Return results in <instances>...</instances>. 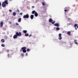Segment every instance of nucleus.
<instances>
[{
	"instance_id": "obj_10",
	"label": "nucleus",
	"mask_w": 78,
	"mask_h": 78,
	"mask_svg": "<svg viewBox=\"0 0 78 78\" xmlns=\"http://www.w3.org/2000/svg\"><path fill=\"white\" fill-rule=\"evenodd\" d=\"M36 12V11L35 10H34L32 12V14H35Z\"/></svg>"
},
{
	"instance_id": "obj_7",
	"label": "nucleus",
	"mask_w": 78,
	"mask_h": 78,
	"mask_svg": "<svg viewBox=\"0 0 78 78\" xmlns=\"http://www.w3.org/2000/svg\"><path fill=\"white\" fill-rule=\"evenodd\" d=\"M54 26H56L57 27H59V24L57 23H56L54 24Z\"/></svg>"
},
{
	"instance_id": "obj_25",
	"label": "nucleus",
	"mask_w": 78,
	"mask_h": 78,
	"mask_svg": "<svg viewBox=\"0 0 78 78\" xmlns=\"http://www.w3.org/2000/svg\"><path fill=\"white\" fill-rule=\"evenodd\" d=\"M69 11V9H68V10H67L66 9H65V10H64V11H65V12H67V11Z\"/></svg>"
},
{
	"instance_id": "obj_37",
	"label": "nucleus",
	"mask_w": 78,
	"mask_h": 78,
	"mask_svg": "<svg viewBox=\"0 0 78 78\" xmlns=\"http://www.w3.org/2000/svg\"><path fill=\"white\" fill-rule=\"evenodd\" d=\"M2 5V4L1 3V2H0V6H1Z\"/></svg>"
},
{
	"instance_id": "obj_14",
	"label": "nucleus",
	"mask_w": 78,
	"mask_h": 78,
	"mask_svg": "<svg viewBox=\"0 0 78 78\" xmlns=\"http://www.w3.org/2000/svg\"><path fill=\"white\" fill-rule=\"evenodd\" d=\"M76 27H77V24H75L74 25V27H75L76 30H77V29L76 28Z\"/></svg>"
},
{
	"instance_id": "obj_20",
	"label": "nucleus",
	"mask_w": 78,
	"mask_h": 78,
	"mask_svg": "<svg viewBox=\"0 0 78 78\" xmlns=\"http://www.w3.org/2000/svg\"><path fill=\"white\" fill-rule=\"evenodd\" d=\"M1 46L3 47H5V44H3L1 45Z\"/></svg>"
},
{
	"instance_id": "obj_29",
	"label": "nucleus",
	"mask_w": 78,
	"mask_h": 78,
	"mask_svg": "<svg viewBox=\"0 0 78 78\" xmlns=\"http://www.w3.org/2000/svg\"><path fill=\"white\" fill-rule=\"evenodd\" d=\"M17 11L18 12H20L19 11V10L18 9H17Z\"/></svg>"
},
{
	"instance_id": "obj_9",
	"label": "nucleus",
	"mask_w": 78,
	"mask_h": 78,
	"mask_svg": "<svg viewBox=\"0 0 78 78\" xmlns=\"http://www.w3.org/2000/svg\"><path fill=\"white\" fill-rule=\"evenodd\" d=\"M78 41L76 40H75L74 41V42L75 43V44H76V45H78V43L77 42Z\"/></svg>"
},
{
	"instance_id": "obj_32",
	"label": "nucleus",
	"mask_w": 78,
	"mask_h": 78,
	"mask_svg": "<svg viewBox=\"0 0 78 78\" xmlns=\"http://www.w3.org/2000/svg\"><path fill=\"white\" fill-rule=\"evenodd\" d=\"M28 55V53H26V56H27Z\"/></svg>"
},
{
	"instance_id": "obj_28",
	"label": "nucleus",
	"mask_w": 78,
	"mask_h": 78,
	"mask_svg": "<svg viewBox=\"0 0 78 78\" xmlns=\"http://www.w3.org/2000/svg\"><path fill=\"white\" fill-rule=\"evenodd\" d=\"M42 4L43 6H44V5H45V3L44 2H42Z\"/></svg>"
},
{
	"instance_id": "obj_11",
	"label": "nucleus",
	"mask_w": 78,
	"mask_h": 78,
	"mask_svg": "<svg viewBox=\"0 0 78 78\" xmlns=\"http://www.w3.org/2000/svg\"><path fill=\"white\" fill-rule=\"evenodd\" d=\"M38 16V13H37V12H35V17H37Z\"/></svg>"
},
{
	"instance_id": "obj_24",
	"label": "nucleus",
	"mask_w": 78,
	"mask_h": 78,
	"mask_svg": "<svg viewBox=\"0 0 78 78\" xmlns=\"http://www.w3.org/2000/svg\"><path fill=\"white\" fill-rule=\"evenodd\" d=\"M52 24H54L55 23V21H54L53 22H51Z\"/></svg>"
},
{
	"instance_id": "obj_13",
	"label": "nucleus",
	"mask_w": 78,
	"mask_h": 78,
	"mask_svg": "<svg viewBox=\"0 0 78 78\" xmlns=\"http://www.w3.org/2000/svg\"><path fill=\"white\" fill-rule=\"evenodd\" d=\"M4 3L6 4V5H8V1L7 0H5L4 1Z\"/></svg>"
},
{
	"instance_id": "obj_19",
	"label": "nucleus",
	"mask_w": 78,
	"mask_h": 78,
	"mask_svg": "<svg viewBox=\"0 0 78 78\" xmlns=\"http://www.w3.org/2000/svg\"><path fill=\"white\" fill-rule=\"evenodd\" d=\"M18 22H21V18H20L18 20Z\"/></svg>"
},
{
	"instance_id": "obj_21",
	"label": "nucleus",
	"mask_w": 78,
	"mask_h": 78,
	"mask_svg": "<svg viewBox=\"0 0 78 78\" xmlns=\"http://www.w3.org/2000/svg\"><path fill=\"white\" fill-rule=\"evenodd\" d=\"M1 42H5V40L3 39H2L1 40Z\"/></svg>"
},
{
	"instance_id": "obj_33",
	"label": "nucleus",
	"mask_w": 78,
	"mask_h": 78,
	"mask_svg": "<svg viewBox=\"0 0 78 78\" xmlns=\"http://www.w3.org/2000/svg\"><path fill=\"white\" fill-rule=\"evenodd\" d=\"M9 11L10 12H11L12 11V10H9Z\"/></svg>"
},
{
	"instance_id": "obj_38",
	"label": "nucleus",
	"mask_w": 78,
	"mask_h": 78,
	"mask_svg": "<svg viewBox=\"0 0 78 78\" xmlns=\"http://www.w3.org/2000/svg\"><path fill=\"white\" fill-rule=\"evenodd\" d=\"M32 8H34V6H32Z\"/></svg>"
},
{
	"instance_id": "obj_35",
	"label": "nucleus",
	"mask_w": 78,
	"mask_h": 78,
	"mask_svg": "<svg viewBox=\"0 0 78 78\" xmlns=\"http://www.w3.org/2000/svg\"><path fill=\"white\" fill-rule=\"evenodd\" d=\"M68 20H70V18H68Z\"/></svg>"
},
{
	"instance_id": "obj_31",
	"label": "nucleus",
	"mask_w": 78,
	"mask_h": 78,
	"mask_svg": "<svg viewBox=\"0 0 78 78\" xmlns=\"http://www.w3.org/2000/svg\"><path fill=\"white\" fill-rule=\"evenodd\" d=\"M20 15H22V14H23V13H20Z\"/></svg>"
},
{
	"instance_id": "obj_27",
	"label": "nucleus",
	"mask_w": 78,
	"mask_h": 78,
	"mask_svg": "<svg viewBox=\"0 0 78 78\" xmlns=\"http://www.w3.org/2000/svg\"><path fill=\"white\" fill-rule=\"evenodd\" d=\"M30 49L28 48L27 49V51H30Z\"/></svg>"
},
{
	"instance_id": "obj_26",
	"label": "nucleus",
	"mask_w": 78,
	"mask_h": 78,
	"mask_svg": "<svg viewBox=\"0 0 78 78\" xmlns=\"http://www.w3.org/2000/svg\"><path fill=\"white\" fill-rule=\"evenodd\" d=\"M21 56H24V54H23V53H22L21 54Z\"/></svg>"
},
{
	"instance_id": "obj_17",
	"label": "nucleus",
	"mask_w": 78,
	"mask_h": 78,
	"mask_svg": "<svg viewBox=\"0 0 78 78\" xmlns=\"http://www.w3.org/2000/svg\"><path fill=\"white\" fill-rule=\"evenodd\" d=\"M67 33L68 35L70 36V34L71 33V32H70V31L68 32Z\"/></svg>"
},
{
	"instance_id": "obj_2",
	"label": "nucleus",
	"mask_w": 78,
	"mask_h": 78,
	"mask_svg": "<svg viewBox=\"0 0 78 78\" xmlns=\"http://www.w3.org/2000/svg\"><path fill=\"white\" fill-rule=\"evenodd\" d=\"M26 49H27L26 47H23L21 48V49L22 50V51L23 53H26L27 52Z\"/></svg>"
},
{
	"instance_id": "obj_34",
	"label": "nucleus",
	"mask_w": 78,
	"mask_h": 78,
	"mask_svg": "<svg viewBox=\"0 0 78 78\" xmlns=\"http://www.w3.org/2000/svg\"><path fill=\"white\" fill-rule=\"evenodd\" d=\"M16 25H19V24H18V23H16Z\"/></svg>"
},
{
	"instance_id": "obj_3",
	"label": "nucleus",
	"mask_w": 78,
	"mask_h": 78,
	"mask_svg": "<svg viewBox=\"0 0 78 78\" xmlns=\"http://www.w3.org/2000/svg\"><path fill=\"white\" fill-rule=\"evenodd\" d=\"M29 17V15H28V14H27L26 15H24L23 16V18L24 19H25L26 18H27V19H28Z\"/></svg>"
},
{
	"instance_id": "obj_30",
	"label": "nucleus",
	"mask_w": 78,
	"mask_h": 78,
	"mask_svg": "<svg viewBox=\"0 0 78 78\" xmlns=\"http://www.w3.org/2000/svg\"><path fill=\"white\" fill-rule=\"evenodd\" d=\"M31 36V34H30L29 36V37H30Z\"/></svg>"
},
{
	"instance_id": "obj_22",
	"label": "nucleus",
	"mask_w": 78,
	"mask_h": 78,
	"mask_svg": "<svg viewBox=\"0 0 78 78\" xmlns=\"http://www.w3.org/2000/svg\"><path fill=\"white\" fill-rule=\"evenodd\" d=\"M56 30H60V28L59 27H57L56 28Z\"/></svg>"
},
{
	"instance_id": "obj_5",
	"label": "nucleus",
	"mask_w": 78,
	"mask_h": 78,
	"mask_svg": "<svg viewBox=\"0 0 78 78\" xmlns=\"http://www.w3.org/2000/svg\"><path fill=\"white\" fill-rule=\"evenodd\" d=\"M2 6L3 8H5V6H6V4H5V2H3L2 4Z\"/></svg>"
},
{
	"instance_id": "obj_1",
	"label": "nucleus",
	"mask_w": 78,
	"mask_h": 78,
	"mask_svg": "<svg viewBox=\"0 0 78 78\" xmlns=\"http://www.w3.org/2000/svg\"><path fill=\"white\" fill-rule=\"evenodd\" d=\"M21 35H22V33L20 32L19 33L18 32H17L16 33V35H14L13 38V39H16L18 36H20Z\"/></svg>"
},
{
	"instance_id": "obj_8",
	"label": "nucleus",
	"mask_w": 78,
	"mask_h": 78,
	"mask_svg": "<svg viewBox=\"0 0 78 78\" xmlns=\"http://www.w3.org/2000/svg\"><path fill=\"white\" fill-rule=\"evenodd\" d=\"M3 23L2 22H1L0 23V27H3Z\"/></svg>"
},
{
	"instance_id": "obj_15",
	"label": "nucleus",
	"mask_w": 78,
	"mask_h": 78,
	"mask_svg": "<svg viewBox=\"0 0 78 78\" xmlns=\"http://www.w3.org/2000/svg\"><path fill=\"white\" fill-rule=\"evenodd\" d=\"M16 13L15 12H13V16H16Z\"/></svg>"
},
{
	"instance_id": "obj_4",
	"label": "nucleus",
	"mask_w": 78,
	"mask_h": 78,
	"mask_svg": "<svg viewBox=\"0 0 78 78\" xmlns=\"http://www.w3.org/2000/svg\"><path fill=\"white\" fill-rule=\"evenodd\" d=\"M61 35H62L61 34H59L58 35V39H59V40H61V39H62V37H61Z\"/></svg>"
},
{
	"instance_id": "obj_12",
	"label": "nucleus",
	"mask_w": 78,
	"mask_h": 78,
	"mask_svg": "<svg viewBox=\"0 0 78 78\" xmlns=\"http://www.w3.org/2000/svg\"><path fill=\"white\" fill-rule=\"evenodd\" d=\"M34 17V16L33 15H31L30 16V19H33Z\"/></svg>"
},
{
	"instance_id": "obj_16",
	"label": "nucleus",
	"mask_w": 78,
	"mask_h": 78,
	"mask_svg": "<svg viewBox=\"0 0 78 78\" xmlns=\"http://www.w3.org/2000/svg\"><path fill=\"white\" fill-rule=\"evenodd\" d=\"M23 33H24L26 34L27 33V30H23Z\"/></svg>"
},
{
	"instance_id": "obj_23",
	"label": "nucleus",
	"mask_w": 78,
	"mask_h": 78,
	"mask_svg": "<svg viewBox=\"0 0 78 78\" xmlns=\"http://www.w3.org/2000/svg\"><path fill=\"white\" fill-rule=\"evenodd\" d=\"M29 36V34H25V36Z\"/></svg>"
},
{
	"instance_id": "obj_18",
	"label": "nucleus",
	"mask_w": 78,
	"mask_h": 78,
	"mask_svg": "<svg viewBox=\"0 0 78 78\" xmlns=\"http://www.w3.org/2000/svg\"><path fill=\"white\" fill-rule=\"evenodd\" d=\"M9 56H10V58H11V55L8 54L7 55V57L8 58H9Z\"/></svg>"
},
{
	"instance_id": "obj_39",
	"label": "nucleus",
	"mask_w": 78,
	"mask_h": 78,
	"mask_svg": "<svg viewBox=\"0 0 78 78\" xmlns=\"http://www.w3.org/2000/svg\"><path fill=\"white\" fill-rule=\"evenodd\" d=\"M22 49H21V50H20V51H22Z\"/></svg>"
},
{
	"instance_id": "obj_6",
	"label": "nucleus",
	"mask_w": 78,
	"mask_h": 78,
	"mask_svg": "<svg viewBox=\"0 0 78 78\" xmlns=\"http://www.w3.org/2000/svg\"><path fill=\"white\" fill-rule=\"evenodd\" d=\"M53 21V20L51 19V18H50L49 20V22H50V23H51Z\"/></svg>"
},
{
	"instance_id": "obj_36",
	"label": "nucleus",
	"mask_w": 78,
	"mask_h": 78,
	"mask_svg": "<svg viewBox=\"0 0 78 78\" xmlns=\"http://www.w3.org/2000/svg\"><path fill=\"white\" fill-rule=\"evenodd\" d=\"M7 52H9V50H7Z\"/></svg>"
}]
</instances>
